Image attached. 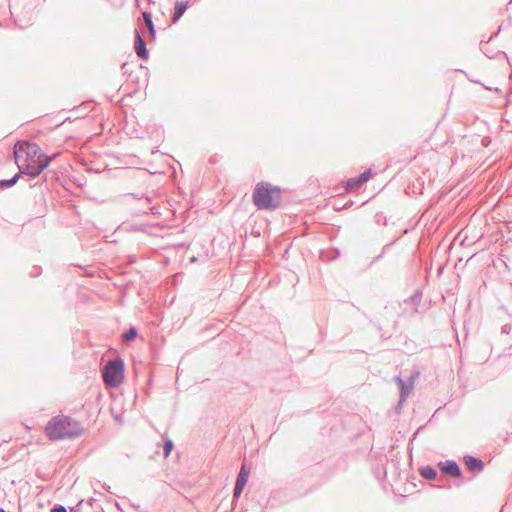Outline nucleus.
<instances>
[{
  "label": "nucleus",
  "instance_id": "nucleus-2",
  "mask_svg": "<svg viewBox=\"0 0 512 512\" xmlns=\"http://www.w3.org/2000/svg\"><path fill=\"white\" fill-rule=\"evenodd\" d=\"M45 432L51 440L70 439L80 436L83 428L68 416H55L48 421Z\"/></svg>",
  "mask_w": 512,
  "mask_h": 512
},
{
  "label": "nucleus",
  "instance_id": "nucleus-19",
  "mask_svg": "<svg viewBox=\"0 0 512 512\" xmlns=\"http://www.w3.org/2000/svg\"><path fill=\"white\" fill-rule=\"evenodd\" d=\"M243 489H244V486L235 484V487H234V497L238 498L241 495Z\"/></svg>",
  "mask_w": 512,
  "mask_h": 512
},
{
  "label": "nucleus",
  "instance_id": "nucleus-4",
  "mask_svg": "<svg viewBox=\"0 0 512 512\" xmlns=\"http://www.w3.org/2000/svg\"><path fill=\"white\" fill-rule=\"evenodd\" d=\"M125 365L122 359L109 360L102 371V378L106 386L118 387L124 379Z\"/></svg>",
  "mask_w": 512,
  "mask_h": 512
},
{
  "label": "nucleus",
  "instance_id": "nucleus-22",
  "mask_svg": "<svg viewBox=\"0 0 512 512\" xmlns=\"http://www.w3.org/2000/svg\"><path fill=\"white\" fill-rule=\"evenodd\" d=\"M70 512H79V508H77V506L76 507H72L70 509Z\"/></svg>",
  "mask_w": 512,
  "mask_h": 512
},
{
  "label": "nucleus",
  "instance_id": "nucleus-11",
  "mask_svg": "<svg viewBox=\"0 0 512 512\" xmlns=\"http://www.w3.org/2000/svg\"><path fill=\"white\" fill-rule=\"evenodd\" d=\"M188 7V2L185 1H177L175 3V12L173 15V22H177L181 16L185 13L186 9Z\"/></svg>",
  "mask_w": 512,
  "mask_h": 512
},
{
  "label": "nucleus",
  "instance_id": "nucleus-13",
  "mask_svg": "<svg viewBox=\"0 0 512 512\" xmlns=\"http://www.w3.org/2000/svg\"><path fill=\"white\" fill-rule=\"evenodd\" d=\"M159 229V224L158 223H155V224H141V225H138V226H133V230H137V231H143L147 234H150V235H157L156 232H154V230H158Z\"/></svg>",
  "mask_w": 512,
  "mask_h": 512
},
{
  "label": "nucleus",
  "instance_id": "nucleus-3",
  "mask_svg": "<svg viewBox=\"0 0 512 512\" xmlns=\"http://www.w3.org/2000/svg\"><path fill=\"white\" fill-rule=\"evenodd\" d=\"M281 190L267 182L257 183L253 191V203L261 210H275L281 204Z\"/></svg>",
  "mask_w": 512,
  "mask_h": 512
},
{
  "label": "nucleus",
  "instance_id": "nucleus-18",
  "mask_svg": "<svg viewBox=\"0 0 512 512\" xmlns=\"http://www.w3.org/2000/svg\"><path fill=\"white\" fill-rule=\"evenodd\" d=\"M173 449V442L172 440L168 439L165 441L164 444V456L167 457Z\"/></svg>",
  "mask_w": 512,
  "mask_h": 512
},
{
  "label": "nucleus",
  "instance_id": "nucleus-1",
  "mask_svg": "<svg viewBox=\"0 0 512 512\" xmlns=\"http://www.w3.org/2000/svg\"><path fill=\"white\" fill-rule=\"evenodd\" d=\"M14 156L19 172L33 178L39 176L51 162V158L42 151L38 144L26 141H19L15 144Z\"/></svg>",
  "mask_w": 512,
  "mask_h": 512
},
{
  "label": "nucleus",
  "instance_id": "nucleus-21",
  "mask_svg": "<svg viewBox=\"0 0 512 512\" xmlns=\"http://www.w3.org/2000/svg\"><path fill=\"white\" fill-rule=\"evenodd\" d=\"M150 174H157L159 171L153 164H150L149 168L146 169Z\"/></svg>",
  "mask_w": 512,
  "mask_h": 512
},
{
  "label": "nucleus",
  "instance_id": "nucleus-5",
  "mask_svg": "<svg viewBox=\"0 0 512 512\" xmlns=\"http://www.w3.org/2000/svg\"><path fill=\"white\" fill-rule=\"evenodd\" d=\"M440 471L452 478L461 477V470L459 465L453 460L441 461L438 463Z\"/></svg>",
  "mask_w": 512,
  "mask_h": 512
},
{
  "label": "nucleus",
  "instance_id": "nucleus-20",
  "mask_svg": "<svg viewBox=\"0 0 512 512\" xmlns=\"http://www.w3.org/2000/svg\"><path fill=\"white\" fill-rule=\"evenodd\" d=\"M50 512H67V510L63 505L57 504L50 509Z\"/></svg>",
  "mask_w": 512,
  "mask_h": 512
},
{
  "label": "nucleus",
  "instance_id": "nucleus-14",
  "mask_svg": "<svg viewBox=\"0 0 512 512\" xmlns=\"http://www.w3.org/2000/svg\"><path fill=\"white\" fill-rule=\"evenodd\" d=\"M143 201H145V203L148 205V210L150 211L151 214L153 215H156L158 214V201H157V197L155 196H145Z\"/></svg>",
  "mask_w": 512,
  "mask_h": 512
},
{
  "label": "nucleus",
  "instance_id": "nucleus-16",
  "mask_svg": "<svg viewBox=\"0 0 512 512\" xmlns=\"http://www.w3.org/2000/svg\"><path fill=\"white\" fill-rule=\"evenodd\" d=\"M138 335L137 328L135 326H130L129 329L122 334V340L125 343L133 341Z\"/></svg>",
  "mask_w": 512,
  "mask_h": 512
},
{
  "label": "nucleus",
  "instance_id": "nucleus-15",
  "mask_svg": "<svg viewBox=\"0 0 512 512\" xmlns=\"http://www.w3.org/2000/svg\"><path fill=\"white\" fill-rule=\"evenodd\" d=\"M250 470L246 467V465H242L240 472L238 474L236 484L244 486L246 485L249 478Z\"/></svg>",
  "mask_w": 512,
  "mask_h": 512
},
{
  "label": "nucleus",
  "instance_id": "nucleus-17",
  "mask_svg": "<svg viewBox=\"0 0 512 512\" xmlns=\"http://www.w3.org/2000/svg\"><path fill=\"white\" fill-rule=\"evenodd\" d=\"M21 175L22 174L18 172L10 179L0 180V187L9 188L14 186L18 182Z\"/></svg>",
  "mask_w": 512,
  "mask_h": 512
},
{
  "label": "nucleus",
  "instance_id": "nucleus-12",
  "mask_svg": "<svg viewBox=\"0 0 512 512\" xmlns=\"http://www.w3.org/2000/svg\"><path fill=\"white\" fill-rule=\"evenodd\" d=\"M419 472L427 480H434L437 477V471L430 465L421 467Z\"/></svg>",
  "mask_w": 512,
  "mask_h": 512
},
{
  "label": "nucleus",
  "instance_id": "nucleus-8",
  "mask_svg": "<svg viewBox=\"0 0 512 512\" xmlns=\"http://www.w3.org/2000/svg\"><path fill=\"white\" fill-rule=\"evenodd\" d=\"M371 177V171L367 170L361 173L359 176L351 178L347 181L346 188L348 190H356L367 182Z\"/></svg>",
  "mask_w": 512,
  "mask_h": 512
},
{
  "label": "nucleus",
  "instance_id": "nucleus-24",
  "mask_svg": "<svg viewBox=\"0 0 512 512\" xmlns=\"http://www.w3.org/2000/svg\"><path fill=\"white\" fill-rule=\"evenodd\" d=\"M0 512H5V510L3 508H0Z\"/></svg>",
  "mask_w": 512,
  "mask_h": 512
},
{
  "label": "nucleus",
  "instance_id": "nucleus-23",
  "mask_svg": "<svg viewBox=\"0 0 512 512\" xmlns=\"http://www.w3.org/2000/svg\"><path fill=\"white\" fill-rule=\"evenodd\" d=\"M142 213L148 214L149 212L145 209L141 210Z\"/></svg>",
  "mask_w": 512,
  "mask_h": 512
},
{
  "label": "nucleus",
  "instance_id": "nucleus-7",
  "mask_svg": "<svg viewBox=\"0 0 512 512\" xmlns=\"http://www.w3.org/2000/svg\"><path fill=\"white\" fill-rule=\"evenodd\" d=\"M134 34V50L137 56L143 60L148 59L149 51L147 49L145 40L142 38L138 29L134 30Z\"/></svg>",
  "mask_w": 512,
  "mask_h": 512
},
{
  "label": "nucleus",
  "instance_id": "nucleus-6",
  "mask_svg": "<svg viewBox=\"0 0 512 512\" xmlns=\"http://www.w3.org/2000/svg\"><path fill=\"white\" fill-rule=\"evenodd\" d=\"M418 376V372H415L413 375H411L408 382H405L402 380L401 377H396L395 382L400 387V401H404L407 396L411 393L414 387V380Z\"/></svg>",
  "mask_w": 512,
  "mask_h": 512
},
{
  "label": "nucleus",
  "instance_id": "nucleus-10",
  "mask_svg": "<svg viewBox=\"0 0 512 512\" xmlns=\"http://www.w3.org/2000/svg\"><path fill=\"white\" fill-rule=\"evenodd\" d=\"M143 23L146 29L148 30L150 36L155 39L156 37V30L154 27V23L152 20V15L150 12H144L143 13Z\"/></svg>",
  "mask_w": 512,
  "mask_h": 512
},
{
  "label": "nucleus",
  "instance_id": "nucleus-9",
  "mask_svg": "<svg viewBox=\"0 0 512 512\" xmlns=\"http://www.w3.org/2000/svg\"><path fill=\"white\" fill-rule=\"evenodd\" d=\"M464 463L472 472H481L484 468L483 462L471 455H466L464 457Z\"/></svg>",
  "mask_w": 512,
  "mask_h": 512
}]
</instances>
